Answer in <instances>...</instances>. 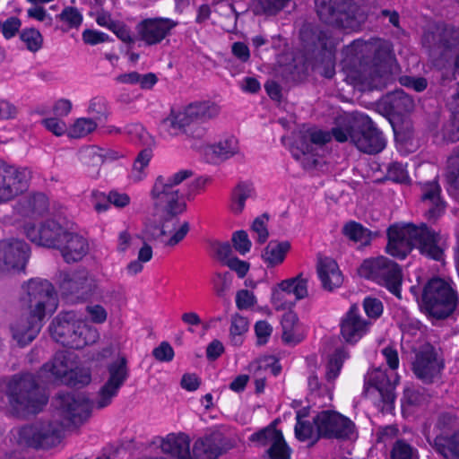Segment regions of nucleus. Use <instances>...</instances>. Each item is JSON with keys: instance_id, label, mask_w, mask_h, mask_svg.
Instances as JSON below:
<instances>
[{"instance_id": "f257e3e1", "label": "nucleus", "mask_w": 459, "mask_h": 459, "mask_svg": "<svg viewBox=\"0 0 459 459\" xmlns=\"http://www.w3.org/2000/svg\"><path fill=\"white\" fill-rule=\"evenodd\" d=\"M387 238L385 249L394 257L404 259L413 248H417L429 258L437 261L442 259L443 250L438 246L439 234L426 223H409L403 227L392 225L387 230Z\"/></svg>"}, {"instance_id": "f03ea898", "label": "nucleus", "mask_w": 459, "mask_h": 459, "mask_svg": "<svg viewBox=\"0 0 459 459\" xmlns=\"http://www.w3.org/2000/svg\"><path fill=\"white\" fill-rule=\"evenodd\" d=\"M333 134L337 142L350 140L359 151L367 154L379 153L386 145L383 133L368 116L363 114L338 120Z\"/></svg>"}, {"instance_id": "7ed1b4c3", "label": "nucleus", "mask_w": 459, "mask_h": 459, "mask_svg": "<svg viewBox=\"0 0 459 459\" xmlns=\"http://www.w3.org/2000/svg\"><path fill=\"white\" fill-rule=\"evenodd\" d=\"M370 45L361 39L354 40L345 49L346 58L343 60V69L347 79L355 85H360L364 90H381L388 80V75L380 72L377 65L371 64L365 56Z\"/></svg>"}, {"instance_id": "20e7f679", "label": "nucleus", "mask_w": 459, "mask_h": 459, "mask_svg": "<svg viewBox=\"0 0 459 459\" xmlns=\"http://www.w3.org/2000/svg\"><path fill=\"white\" fill-rule=\"evenodd\" d=\"M4 392L16 413H37L48 401L35 376L30 373L13 375L6 381Z\"/></svg>"}, {"instance_id": "39448f33", "label": "nucleus", "mask_w": 459, "mask_h": 459, "mask_svg": "<svg viewBox=\"0 0 459 459\" xmlns=\"http://www.w3.org/2000/svg\"><path fill=\"white\" fill-rule=\"evenodd\" d=\"M420 306L428 316L446 319L459 311V295L449 282L434 277L425 284Z\"/></svg>"}, {"instance_id": "423d86ee", "label": "nucleus", "mask_w": 459, "mask_h": 459, "mask_svg": "<svg viewBox=\"0 0 459 459\" xmlns=\"http://www.w3.org/2000/svg\"><path fill=\"white\" fill-rule=\"evenodd\" d=\"M51 336L63 346L79 350L94 342L97 332L77 318L74 311L60 313L49 325Z\"/></svg>"}, {"instance_id": "0eeeda50", "label": "nucleus", "mask_w": 459, "mask_h": 459, "mask_svg": "<svg viewBox=\"0 0 459 459\" xmlns=\"http://www.w3.org/2000/svg\"><path fill=\"white\" fill-rule=\"evenodd\" d=\"M459 417L454 411H439L435 419L433 434L426 437L436 454L443 459H459Z\"/></svg>"}, {"instance_id": "6e6552de", "label": "nucleus", "mask_w": 459, "mask_h": 459, "mask_svg": "<svg viewBox=\"0 0 459 459\" xmlns=\"http://www.w3.org/2000/svg\"><path fill=\"white\" fill-rule=\"evenodd\" d=\"M192 176L190 169L180 170L169 178L159 176L151 192L154 205L160 207L170 217L185 212L186 204L183 200L184 195L178 186Z\"/></svg>"}, {"instance_id": "1a4fd4ad", "label": "nucleus", "mask_w": 459, "mask_h": 459, "mask_svg": "<svg viewBox=\"0 0 459 459\" xmlns=\"http://www.w3.org/2000/svg\"><path fill=\"white\" fill-rule=\"evenodd\" d=\"M422 42L432 64L444 68L459 51V29L451 25L437 27L425 33Z\"/></svg>"}, {"instance_id": "9d476101", "label": "nucleus", "mask_w": 459, "mask_h": 459, "mask_svg": "<svg viewBox=\"0 0 459 459\" xmlns=\"http://www.w3.org/2000/svg\"><path fill=\"white\" fill-rule=\"evenodd\" d=\"M22 307L29 314L44 318L47 313H53L57 307V297L51 282L47 280L31 279L22 286Z\"/></svg>"}, {"instance_id": "9b49d317", "label": "nucleus", "mask_w": 459, "mask_h": 459, "mask_svg": "<svg viewBox=\"0 0 459 459\" xmlns=\"http://www.w3.org/2000/svg\"><path fill=\"white\" fill-rule=\"evenodd\" d=\"M359 274L385 286L398 299L402 298L403 273L401 267L385 256L366 259L359 268Z\"/></svg>"}, {"instance_id": "f8f14e48", "label": "nucleus", "mask_w": 459, "mask_h": 459, "mask_svg": "<svg viewBox=\"0 0 459 459\" xmlns=\"http://www.w3.org/2000/svg\"><path fill=\"white\" fill-rule=\"evenodd\" d=\"M316 13L325 24L343 29L359 25L358 5L353 0H315Z\"/></svg>"}, {"instance_id": "ddd939ff", "label": "nucleus", "mask_w": 459, "mask_h": 459, "mask_svg": "<svg viewBox=\"0 0 459 459\" xmlns=\"http://www.w3.org/2000/svg\"><path fill=\"white\" fill-rule=\"evenodd\" d=\"M53 405L58 415L68 424L78 425L85 421L95 406L85 394L81 393H58L53 400Z\"/></svg>"}, {"instance_id": "4468645a", "label": "nucleus", "mask_w": 459, "mask_h": 459, "mask_svg": "<svg viewBox=\"0 0 459 459\" xmlns=\"http://www.w3.org/2000/svg\"><path fill=\"white\" fill-rule=\"evenodd\" d=\"M316 439H350L355 433V424L336 411H322L313 419Z\"/></svg>"}, {"instance_id": "2eb2a0df", "label": "nucleus", "mask_w": 459, "mask_h": 459, "mask_svg": "<svg viewBox=\"0 0 459 459\" xmlns=\"http://www.w3.org/2000/svg\"><path fill=\"white\" fill-rule=\"evenodd\" d=\"M108 379L100 387L95 401L97 409L108 406L128 379L130 370L125 356H118L107 365Z\"/></svg>"}, {"instance_id": "dca6fc26", "label": "nucleus", "mask_w": 459, "mask_h": 459, "mask_svg": "<svg viewBox=\"0 0 459 459\" xmlns=\"http://www.w3.org/2000/svg\"><path fill=\"white\" fill-rule=\"evenodd\" d=\"M397 382L398 377L394 372L388 374L386 370L376 368L366 377L364 393L378 396L383 403L381 410L389 411L396 397L394 389Z\"/></svg>"}, {"instance_id": "f3484780", "label": "nucleus", "mask_w": 459, "mask_h": 459, "mask_svg": "<svg viewBox=\"0 0 459 459\" xmlns=\"http://www.w3.org/2000/svg\"><path fill=\"white\" fill-rule=\"evenodd\" d=\"M61 432L51 422H35L19 431V443L33 448L48 449L60 443Z\"/></svg>"}, {"instance_id": "a211bd4d", "label": "nucleus", "mask_w": 459, "mask_h": 459, "mask_svg": "<svg viewBox=\"0 0 459 459\" xmlns=\"http://www.w3.org/2000/svg\"><path fill=\"white\" fill-rule=\"evenodd\" d=\"M26 169L6 164L0 160V204L9 202L28 188Z\"/></svg>"}, {"instance_id": "6ab92c4d", "label": "nucleus", "mask_w": 459, "mask_h": 459, "mask_svg": "<svg viewBox=\"0 0 459 459\" xmlns=\"http://www.w3.org/2000/svg\"><path fill=\"white\" fill-rule=\"evenodd\" d=\"M66 230L58 222L53 220H48L42 222L39 228L34 224L28 223L24 226V232L27 238L33 243L46 247L56 248L62 246L63 237Z\"/></svg>"}, {"instance_id": "aec40b11", "label": "nucleus", "mask_w": 459, "mask_h": 459, "mask_svg": "<svg viewBox=\"0 0 459 459\" xmlns=\"http://www.w3.org/2000/svg\"><path fill=\"white\" fill-rule=\"evenodd\" d=\"M169 18H148L142 21L136 27L140 39L148 46L160 43L178 25Z\"/></svg>"}, {"instance_id": "412c9836", "label": "nucleus", "mask_w": 459, "mask_h": 459, "mask_svg": "<svg viewBox=\"0 0 459 459\" xmlns=\"http://www.w3.org/2000/svg\"><path fill=\"white\" fill-rule=\"evenodd\" d=\"M326 34L318 29L311 30L310 42L306 47L320 48L315 62L312 64L313 70L318 72L325 78H333L335 74L334 60L331 51L326 50Z\"/></svg>"}, {"instance_id": "4be33fe9", "label": "nucleus", "mask_w": 459, "mask_h": 459, "mask_svg": "<svg viewBox=\"0 0 459 459\" xmlns=\"http://www.w3.org/2000/svg\"><path fill=\"white\" fill-rule=\"evenodd\" d=\"M372 322L362 318L357 304L350 307L341 321V334L344 341L355 343L360 340L369 330Z\"/></svg>"}, {"instance_id": "5701e85b", "label": "nucleus", "mask_w": 459, "mask_h": 459, "mask_svg": "<svg viewBox=\"0 0 459 459\" xmlns=\"http://www.w3.org/2000/svg\"><path fill=\"white\" fill-rule=\"evenodd\" d=\"M30 256L29 245L20 239H9L0 242V264L7 269L24 270Z\"/></svg>"}, {"instance_id": "b1692460", "label": "nucleus", "mask_w": 459, "mask_h": 459, "mask_svg": "<svg viewBox=\"0 0 459 459\" xmlns=\"http://www.w3.org/2000/svg\"><path fill=\"white\" fill-rule=\"evenodd\" d=\"M184 110L189 124L194 130L192 136L194 138H202L205 134V129L197 126L196 123L204 122L216 117L219 115L221 108L214 102L197 101L189 104L184 108Z\"/></svg>"}, {"instance_id": "393cba45", "label": "nucleus", "mask_w": 459, "mask_h": 459, "mask_svg": "<svg viewBox=\"0 0 459 459\" xmlns=\"http://www.w3.org/2000/svg\"><path fill=\"white\" fill-rule=\"evenodd\" d=\"M59 287L65 296H74L77 299H86L91 293V281L84 270L60 275Z\"/></svg>"}, {"instance_id": "a878e982", "label": "nucleus", "mask_w": 459, "mask_h": 459, "mask_svg": "<svg viewBox=\"0 0 459 459\" xmlns=\"http://www.w3.org/2000/svg\"><path fill=\"white\" fill-rule=\"evenodd\" d=\"M442 368L437 362L436 352L430 347L419 351L412 363L414 375L425 384L432 383Z\"/></svg>"}, {"instance_id": "bb28decb", "label": "nucleus", "mask_w": 459, "mask_h": 459, "mask_svg": "<svg viewBox=\"0 0 459 459\" xmlns=\"http://www.w3.org/2000/svg\"><path fill=\"white\" fill-rule=\"evenodd\" d=\"M49 210V201L43 193H34L19 199L13 205L16 214L23 218L38 219Z\"/></svg>"}, {"instance_id": "cd10ccee", "label": "nucleus", "mask_w": 459, "mask_h": 459, "mask_svg": "<svg viewBox=\"0 0 459 459\" xmlns=\"http://www.w3.org/2000/svg\"><path fill=\"white\" fill-rule=\"evenodd\" d=\"M42 320L29 314V316L21 317L11 325L13 338L20 347L28 345L37 337L42 327Z\"/></svg>"}, {"instance_id": "c85d7f7f", "label": "nucleus", "mask_w": 459, "mask_h": 459, "mask_svg": "<svg viewBox=\"0 0 459 459\" xmlns=\"http://www.w3.org/2000/svg\"><path fill=\"white\" fill-rule=\"evenodd\" d=\"M441 188L436 180L428 181L421 186V201L427 206L425 216L429 220H437L445 212V202L440 197Z\"/></svg>"}, {"instance_id": "c756f323", "label": "nucleus", "mask_w": 459, "mask_h": 459, "mask_svg": "<svg viewBox=\"0 0 459 459\" xmlns=\"http://www.w3.org/2000/svg\"><path fill=\"white\" fill-rule=\"evenodd\" d=\"M223 436L215 431L198 438L193 446L192 459H217L222 453Z\"/></svg>"}, {"instance_id": "7c9ffc66", "label": "nucleus", "mask_w": 459, "mask_h": 459, "mask_svg": "<svg viewBox=\"0 0 459 459\" xmlns=\"http://www.w3.org/2000/svg\"><path fill=\"white\" fill-rule=\"evenodd\" d=\"M56 248L61 250L65 262L74 263L82 259L87 254L89 247L84 238L66 230L63 237L62 246H58Z\"/></svg>"}, {"instance_id": "2f4dec72", "label": "nucleus", "mask_w": 459, "mask_h": 459, "mask_svg": "<svg viewBox=\"0 0 459 459\" xmlns=\"http://www.w3.org/2000/svg\"><path fill=\"white\" fill-rule=\"evenodd\" d=\"M380 107L387 115L403 116L414 108V101L403 90H395L382 99Z\"/></svg>"}, {"instance_id": "473e14b6", "label": "nucleus", "mask_w": 459, "mask_h": 459, "mask_svg": "<svg viewBox=\"0 0 459 459\" xmlns=\"http://www.w3.org/2000/svg\"><path fill=\"white\" fill-rule=\"evenodd\" d=\"M316 271L323 289L327 291H333L341 287L343 282L337 263L330 257L319 259Z\"/></svg>"}, {"instance_id": "72a5a7b5", "label": "nucleus", "mask_w": 459, "mask_h": 459, "mask_svg": "<svg viewBox=\"0 0 459 459\" xmlns=\"http://www.w3.org/2000/svg\"><path fill=\"white\" fill-rule=\"evenodd\" d=\"M71 357L72 354L67 351H57L52 360L41 367L40 372L42 374L49 373L54 379L65 384V378L68 377L72 367H74Z\"/></svg>"}, {"instance_id": "f704fd0d", "label": "nucleus", "mask_w": 459, "mask_h": 459, "mask_svg": "<svg viewBox=\"0 0 459 459\" xmlns=\"http://www.w3.org/2000/svg\"><path fill=\"white\" fill-rule=\"evenodd\" d=\"M161 451L178 459H192L190 439L185 434H169L161 440Z\"/></svg>"}, {"instance_id": "c9c22d12", "label": "nucleus", "mask_w": 459, "mask_h": 459, "mask_svg": "<svg viewBox=\"0 0 459 459\" xmlns=\"http://www.w3.org/2000/svg\"><path fill=\"white\" fill-rule=\"evenodd\" d=\"M451 118L444 122L435 135L445 142L459 141V93L453 97L451 102Z\"/></svg>"}, {"instance_id": "e433bc0d", "label": "nucleus", "mask_w": 459, "mask_h": 459, "mask_svg": "<svg viewBox=\"0 0 459 459\" xmlns=\"http://www.w3.org/2000/svg\"><path fill=\"white\" fill-rule=\"evenodd\" d=\"M282 341L289 345H296L304 339V334L300 330L299 317L291 310L284 313L281 318Z\"/></svg>"}, {"instance_id": "4c0bfd02", "label": "nucleus", "mask_w": 459, "mask_h": 459, "mask_svg": "<svg viewBox=\"0 0 459 459\" xmlns=\"http://www.w3.org/2000/svg\"><path fill=\"white\" fill-rule=\"evenodd\" d=\"M290 249L289 241L271 240L262 252V259L267 267H274L281 264Z\"/></svg>"}, {"instance_id": "58836bf2", "label": "nucleus", "mask_w": 459, "mask_h": 459, "mask_svg": "<svg viewBox=\"0 0 459 459\" xmlns=\"http://www.w3.org/2000/svg\"><path fill=\"white\" fill-rule=\"evenodd\" d=\"M161 125L170 135L184 133L192 136L194 133L184 109L178 112L172 110L169 116L162 120Z\"/></svg>"}, {"instance_id": "ea45409f", "label": "nucleus", "mask_w": 459, "mask_h": 459, "mask_svg": "<svg viewBox=\"0 0 459 459\" xmlns=\"http://www.w3.org/2000/svg\"><path fill=\"white\" fill-rule=\"evenodd\" d=\"M342 232L350 240L359 242L364 246L369 245L372 238L378 235L377 232L373 233L371 230L365 228L362 224L354 221L347 222L342 227Z\"/></svg>"}, {"instance_id": "a19ab883", "label": "nucleus", "mask_w": 459, "mask_h": 459, "mask_svg": "<svg viewBox=\"0 0 459 459\" xmlns=\"http://www.w3.org/2000/svg\"><path fill=\"white\" fill-rule=\"evenodd\" d=\"M254 194L255 189L252 184L247 182L238 183L232 191V212L236 214L241 213L244 210L246 200L253 197Z\"/></svg>"}, {"instance_id": "79ce46f5", "label": "nucleus", "mask_w": 459, "mask_h": 459, "mask_svg": "<svg viewBox=\"0 0 459 459\" xmlns=\"http://www.w3.org/2000/svg\"><path fill=\"white\" fill-rule=\"evenodd\" d=\"M307 279L299 273L296 277L281 281L279 286L283 287L298 301L307 297Z\"/></svg>"}, {"instance_id": "37998d69", "label": "nucleus", "mask_w": 459, "mask_h": 459, "mask_svg": "<svg viewBox=\"0 0 459 459\" xmlns=\"http://www.w3.org/2000/svg\"><path fill=\"white\" fill-rule=\"evenodd\" d=\"M126 133L134 143L142 146H154V138L146 131L140 123H132L125 126Z\"/></svg>"}, {"instance_id": "c03bdc74", "label": "nucleus", "mask_w": 459, "mask_h": 459, "mask_svg": "<svg viewBox=\"0 0 459 459\" xmlns=\"http://www.w3.org/2000/svg\"><path fill=\"white\" fill-rule=\"evenodd\" d=\"M212 153L221 160H226L238 152V142L229 136L211 146Z\"/></svg>"}, {"instance_id": "a18cd8bd", "label": "nucleus", "mask_w": 459, "mask_h": 459, "mask_svg": "<svg viewBox=\"0 0 459 459\" xmlns=\"http://www.w3.org/2000/svg\"><path fill=\"white\" fill-rule=\"evenodd\" d=\"M152 147L144 146L136 156L131 172V178L134 181L138 182L143 178V169L149 165L152 158Z\"/></svg>"}, {"instance_id": "49530a36", "label": "nucleus", "mask_w": 459, "mask_h": 459, "mask_svg": "<svg viewBox=\"0 0 459 459\" xmlns=\"http://www.w3.org/2000/svg\"><path fill=\"white\" fill-rule=\"evenodd\" d=\"M281 435V431L277 429L272 423L266 428L253 433L250 436L249 440L259 446H270L272 443H273Z\"/></svg>"}, {"instance_id": "de8ad7c7", "label": "nucleus", "mask_w": 459, "mask_h": 459, "mask_svg": "<svg viewBox=\"0 0 459 459\" xmlns=\"http://www.w3.org/2000/svg\"><path fill=\"white\" fill-rule=\"evenodd\" d=\"M97 128V122L92 118L81 117L75 120L68 129L71 138H82L92 133Z\"/></svg>"}, {"instance_id": "09e8293b", "label": "nucleus", "mask_w": 459, "mask_h": 459, "mask_svg": "<svg viewBox=\"0 0 459 459\" xmlns=\"http://www.w3.org/2000/svg\"><path fill=\"white\" fill-rule=\"evenodd\" d=\"M346 357V351L341 349L336 350L331 356L326 366L325 378L327 381H333L339 376Z\"/></svg>"}, {"instance_id": "8fccbe9b", "label": "nucleus", "mask_w": 459, "mask_h": 459, "mask_svg": "<svg viewBox=\"0 0 459 459\" xmlns=\"http://www.w3.org/2000/svg\"><path fill=\"white\" fill-rule=\"evenodd\" d=\"M20 39L30 52H38L42 48L43 37L41 33L34 28L22 30L20 33Z\"/></svg>"}, {"instance_id": "3c124183", "label": "nucleus", "mask_w": 459, "mask_h": 459, "mask_svg": "<svg viewBox=\"0 0 459 459\" xmlns=\"http://www.w3.org/2000/svg\"><path fill=\"white\" fill-rule=\"evenodd\" d=\"M296 302L297 300L290 296V292L279 284L273 290L272 303L276 310L290 309Z\"/></svg>"}, {"instance_id": "603ef678", "label": "nucleus", "mask_w": 459, "mask_h": 459, "mask_svg": "<svg viewBox=\"0 0 459 459\" xmlns=\"http://www.w3.org/2000/svg\"><path fill=\"white\" fill-rule=\"evenodd\" d=\"M391 459H419L418 451L403 439H398L394 442Z\"/></svg>"}, {"instance_id": "864d4df0", "label": "nucleus", "mask_w": 459, "mask_h": 459, "mask_svg": "<svg viewBox=\"0 0 459 459\" xmlns=\"http://www.w3.org/2000/svg\"><path fill=\"white\" fill-rule=\"evenodd\" d=\"M296 437L300 441L314 439L316 441V428L307 420H302L301 411H297V423L295 426Z\"/></svg>"}, {"instance_id": "5fc2aeb1", "label": "nucleus", "mask_w": 459, "mask_h": 459, "mask_svg": "<svg viewBox=\"0 0 459 459\" xmlns=\"http://www.w3.org/2000/svg\"><path fill=\"white\" fill-rule=\"evenodd\" d=\"M268 459H290V449L283 435L277 438L265 451Z\"/></svg>"}, {"instance_id": "6e6d98bb", "label": "nucleus", "mask_w": 459, "mask_h": 459, "mask_svg": "<svg viewBox=\"0 0 459 459\" xmlns=\"http://www.w3.org/2000/svg\"><path fill=\"white\" fill-rule=\"evenodd\" d=\"M91 381V376L88 369L74 368V367H72L68 377L65 380V385L74 387H82L90 384Z\"/></svg>"}, {"instance_id": "4d7b16f0", "label": "nucleus", "mask_w": 459, "mask_h": 459, "mask_svg": "<svg viewBox=\"0 0 459 459\" xmlns=\"http://www.w3.org/2000/svg\"><path fill=\"white\" fill-rule=\"evenodd\" d=\"M68 28H78L82 22V14L74 6H65L56 16Z\"/></svg>"}, {"instance_id": "13d9d810", "label": "nucleus", "mask_w": 459, "mask_h": 459, "mask_svg": "<svg viewBox=\"0 0 459 459\" xmlns=\"http://www.w3.org/2000/svg\"><path fill=\"white\" fill-rule=\"evenodd\" d=\"M247 329L248 322L245 317L238 315L233 316L230 329L231 342L235 345H239L242 342L241 336L247 331Z\"/></svg>"}, {"instance_id": "bf43d9fd", "label": "nucleus", "mask_w": 459, "mask_h": 459, "mask_svg": "<svg viewBox=\"0 0 459 459\" xmlns=\"http://www.w3.org/2000/svg\"><path fill=\"white\" fill-rule=\"evenodd\" d=\"M446 182L455 188H459V145L454 155L448 159Z\"/></svg>"}, {"instance_id": "052dcab7", "label": "nucleus", "mask_w": 459, "mask_h": 459, "mask_svg": "<svg viewBox=\"0 0 459 459\" xmlns=\"http://www.w3.org/2000/svg\"><path fill=\"white\" fill-rule=\"evenodd\" d=\"M88 113L92 116L91 118L96 122L97 120H105L108 115L107 101L103 98H93L90 102Z\"/></svg>"}, {"instance_id": "680f3d73", "label": "nucleus", "mask_w": 459, "mask_h": 459, "mask_svg": "<svg viewBox=\"0 0 459 459\" xmlns=\"http://www.w3.org/2000/svg\"><path fill=\"white\" fill-rule=\"evenodd\" d=\"M290 0H255L258 12L265 15H275L281 11Z\"/></svg>"}, {"instance_id": "e2e57ef3", "label": "nucleus", "mask_w": 459, "mask_h": 459, "mask_svg": "<svg viewBox=\"0 0 459 459\" xmlns=\"http://www.w3.org/2000/svg\"><path fill=\"white\" fill-rule=\"evenodd\" d=\"M269 220V216L267 213H264L261 216L256 217L252 225L251 230L255 233L257 234V239L256 241L259 244H264L266 242L269 237V232L267 229V222Z\"/></svg>"}, {"instance_id": "0e129e2a", "label": "nucleus", "mask_w": 459, "mask_h": 459, "mask_svg": "<svg viewBox=\"0 0 459 459\" xmlns=\"http://www.w3.org/2000/svg\"><path fill=\"white\" fill-rule=\"evenodd\" d=\"M363 308L368 320H376L383 313V303L377 298L367 297L363 300Z\"/></svg>"}, {"instance_id": "69168bd1", "label": "nucleus", "mask_w": 459, "mask_h": 459, "mask_svg": "<svg viewBox=\"0 0 459 459\" xmlns=\"http://www.w3.org/2000/svg\"><path fill=\"white\" fill-rule=\"evenodd\" d=\"M232 243L234 248L241 255L250 251L252 243L248 238V235L245 230H238L232 235Z\"/></svg>"}, {"instance_id": "338daca9", "label": "nucleus", "mask_w": 459, "mask_h": 459, "mask_svg": "<svg viewBox=\"0 0 459 459\" xmlns=\"http://www.w3.org/2000/svg\"><path fill=\"white\" fill-rule=\"evenodd\" d=\"M386 177L388 179L396 183H404L408 179V174L400 162H392L387 167Z\"/></svg>"}, {"instance_id": "774afa93", "label": "nucleus", "mask_w": 459, "mask_h": 459, "mask_svg": "<svg viewBox=\"0 0 459 459\" xmlns=\"http://www.w3.org/2000/svg\"><path fill=\"white\" fill-rule=\"evenodd\" d=\"M174 350L168 342H162L152 350V356L160 362H169L174 358Z\"/></svg>"}]
</instances>
